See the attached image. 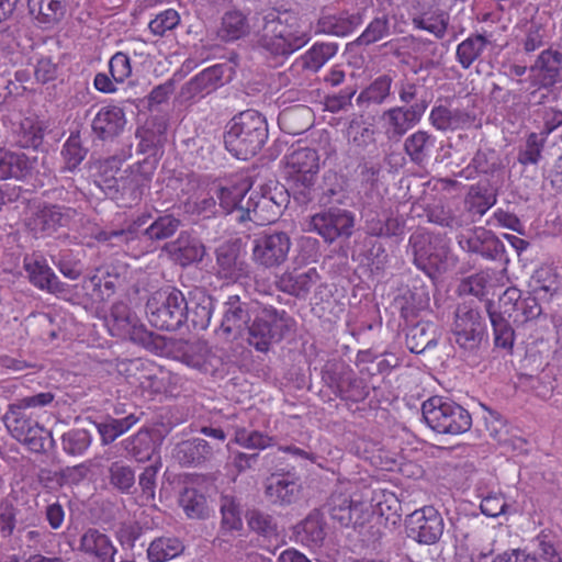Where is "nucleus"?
Returning a JSON list of instances; mask_svg holds the SVG:
<instances>
[{"label":"nucleus","mask_w":562,"mask_h":562,"mask_svg":"<svg viewBox=\"0 0 562 562\" xmlns=\"http://www.w3.org/2000/svg\"><path fill=\"white\" fill-rule=\"evenodd\" d=\"M226 42L252 35L257 46L274 57H288L303 47L310 37L299 30L295 14L276 8L261 9L248 19L239 10L224 13L220 30Z\"/></svg>","instance_id":"nucleus-1"},{"label":"nucleus","mask_w":562,"mask_h":562,"mask_svg":"<svg viewBox=\"0 0 562 562\" xmlns=\"http://www.w3.org/2000/svg\"><path fill=\"white\" fill-rule=\"evenodd\" d=\"M224 133L226 149L238 159H248L257 155L269 135L266 117L249 109L236 114Z\"/></svg>","instance_id":"nucleus-2"},{"label":"nucleus","mask_w":562,"mask_h":562,"mask_svg":"<svg viewBox=\"0 0 562 562\" xmlns=\"http://www.w3.org/2000/svg\"><path fill=\"white\" fill-rule=\"evenodd\" d=\"M132 335L133 342L158 356L181 361L192 368H201L205 361L207 347L200 339L166 337L147 328H136Z\"/></svg>","instance_id":"nucleus-3"},{"label":"nucleus","mask_w":562,"mask_h":562,"mask_svg":"<svg viewBox=\"0 0 562 562\" xmlns=\"http://www.w3.org/2000/svg\"><path fill=\"white\" fill-rule=\"evenodd\" d=\"M286 192L300 205H307L316 198V179L319 157L315 149L302 147L286 156Z\"/></svg>","instance_id":"nucleus-4"},{"label":"nucleus","mask_w":562,"mask_h":562,"mask_svg":"<svg viewBox=\"0 0 562 562\" xmlns=\"http://www.w3.org/2000/svg\"><path fill=\"white\" fill-rule=\"evenodd\" d=\"M184 294L176 288L154 292L146 303L149 323L161 330H178L188 324L189 310Z\"/></svg>","instance_id":"nucleus-5"},{"label":"nucleus","mask_w":562,"mask_h":562,"mask_svg":"<svg viewBox=\"0 0 562 562\" xmlns=\"http://www.w3.org/2000/svg\"><path fill=\"white\" fill-rule=\"evenodd\" d=\"M422 415L429 428L442 435H461L472 427V416L463 406L440 396L425 401Z\"/></svg>","instance_id":"nucleus-6"},{"label":"nucleus","mask_w":562,"mask_h":562,"mask_svg":"<svg viewBox=\"0 0 562 562\" xmlns=\"http://www.w3.org/2000/svg\"><path fill=\"white\" fill-rule=\"evenodd\" d=\"M408 248L417 269L436 279L449 268V247L446 239L426 231L414 232L408 239Z\"/></svg>","instance_id":"nucleus-7"},{"label":"nucleus","mask_w":562,"mask_h":562,"mask_svg":"<svg viewBox=\"0 0 562 562\" xmlns=\"http://www.w3.org/2000/svg\"><path fill=\"white\" fill-rule=\"evenodd\" d=\"M288 330L285 312L272 306L261 307L246 328L245 340L258 352L267 353Z\"/></svg>","instance_id":"nucleus-8"},{"label":"nucleus","mask_w":562,"mask_h":562,"mask_svg":"<svg viewBox=\"0 0 562 562\" xmlns=\"http://www.w3.org/2000/svg\"><path fill=\"white\" fill-rule=\"evenodd\" d=\"M261 307L255 301L229 295L222 304V319L215 330L216 336L226 342L245 336L249 323Z\"/></svg>","instance_id":"nucleus-9"},{"label":"nucleus","mask_w":562,"mask_h":562,"mask_svg":"<svg viewBox=\"0 0 562 562\" xmlns=\"http://www.w3.org/2000/svg\"><path fill=\"white\" fill-rule=\"evenodd\" d=\"M485 326L479 311L460 306L456 311V318L451 329V340L464 353H475L484 336Z\"/></svg>","instance_id":"nucleus-10"},{"label":"nucleus","mask_w":562,"mask_h":562,"mask_svg":"<svg viewBox=\"0 0 562 562\" xmlns=\"http://www.w3.org/2000/svg\"><path fill=\"white\" fill-rule=\"evenodd\" d=\"M291 246L288 233L265 232L254 239L252 260L263 268H278L288 260Z\"/></svg>","instance_id":"nucleus-11"},{"label":"nucleus","mask_w":562,"mask_h":562,"mask_svg":"<svg viewBox=\"0 0 562 562\" xmlns=\"http://www.w3.org/2000/svg\"><path fill=\"white\" fill-rule=\"evenodd\" d=\"M353 225L355 216L350 211L329 207L310 217L307 231L317 233L330 244L340 237L349 238Z\"/></svg>","instance_id":"nucleus-12"},{"label":"nucleus","mask_w":562,"mask_h":562,"mask_svg":"<svg viewBox=\"0 0 562 562\" xmlns=\"http://www.w3.org/2000/svg\"><path fill=\"white\" fill-rule=\"evenodd\" d=\"M408 536L419 543L434 544L443 532V519L432 506H425L408 515L406 519Z\"/></svg>","instance_id":"nucleus-13"},{"label":"nucleus","mask_w":562,"mask_h":562,"mask_svg":"<svg viewBox=\"0 0 562 562\" xmlns=\"http://www.w3.org/2000/svg\"><path fill=\"white\" fill-rule=\"evenodd\" d=\"M427 106V102L422 101L408 106H393L384 111L382 120L384 122L387 138L398 140L404 136L411 128L420 122Z\"/></svg>","instance_id":"nucleus-14"},{"label":"nucleus","mask_w":562,"mask_h":562,"mask_svg":"<svg viewBox=\"0 0 562 562\" xmlns=\"http://www.w3.org/2000/svg\"><path fill=\"white\" fill-rule=\"evenodd\" d=\"M300 477L294 468L277 469L266 480V495L273 504L290 505L294 503L301 493Z\"/></svg>","instance_id":"nucleus-15"},{"label":"nucleus","mask_w":562,"mask_h":562,"mask_svg":"<svg viewBox=\"0 0 562 562\" xmlns=\"http://www.w3.org/2000/svg\"><path fill=\"white\" fill-rule=\"evenodd\" d=\"M458 244L462 250L480 255L488 260H499L505 252L503 241L483 227H475L465 234H460Z\"/></svg>","instance_id":"nucleus-16"},{"label":"nucleus","mask_w":562,"mask_h":562,"mask_svg":"<svg viewBox=\"0 0 562 562\" xmlns=\"http://www.w3.org/2000/svg\"><path fill=\"white\" fill-rule=\"evenodd\" d=\"M215 255L217 274L221 279L237 282L249 277L250 266L237 244L224 243L217 247Z\"/></svg>","instance_id":"nucleus-17"},{"label":"nucleus","mask_w":562,"mask_h":562,"mask_svg":"<svg viewBox=\"0 0 562 562\" xmlns=\"http://www.w3.org/2000/svg\"><path fill=\"white\" fill-rule=\"evenodd\" d=\"M77 215L78 211L75 206L59 203L47 204L35 213L32 229L48 236L59 228L68 227Z\"/></svg>","instance_id":"nucleus-18"},{"label":"nucleus","mask_w":562,"mask_h":562,"mask_svg":"<svg viewBox=\"0 0 562 562\" xmlns=\"http://www.w3.org/2000/svg\"><path fill=\"white\" fill-rule=\"evenodd\" d=\"M78 551L91 562H115L117 553L111 538L97 528H88L82 532Z\"/></svg>","instance_id":"nucleus-19"},{"label":"nucleus","mask_w":562,"mask_h":562,"mask_svg":"<svg viewBox=\"0 0 562 562\" xmlns=\"http://www.w3.org/2000/svg\"><path fill=\"white\" fill-rule=\"evenodd\" d=\"M338 52L334 42H316L304 54L299 56L290 67L293 76L316 74Z\"/></svg>","instance_id":"nucleus-20"},{"label":"nucleus","mask_w":562,"mask_h":562,"mask_svg":"<svg viewBox=\"0 0 562 562\" xmlns=\"http://www.w3.org/2000/svg\"><path fill=\"white\" fill-rule=\"evenodd\" d=\"M220 451V443H210L202 438L183 440L176 445L173 458L184 467H199L212 461Z\"/></svg>","instance_id":"nucleus-21"},{"label":"nucleus","mask_w":562,"mask_h":562,"mask_svg":"<svg viewBox=\"0 0 562 562\" xmlns=\"http://www.w3.org/2000/svg\"><path fill=\"white\" fill-rule=\"evenodd\" d=\"M280 205L273 196L261 194L255 190H249L245 205L240 206V215L236 220L240 223L251 221L255 223H270L278 216Z\"/></svg>","instance_id":"nucleus-22"},{"label":"nucleus","mask_w":562,"mask_h":562,"mask_svg":"<svg viewBox=\"0 0 562 562\" xmlns=\"http://www.w3.org/2000/svg\"><path fill=\"white\" fill-rule=\"evenodd\" d=\"M529 70L536 74L531 86L540 85L546 89L553 87L562 81V53L551 48L542 50Z\"/></svg>","instance_id":"nucleus-23"},{"label":"nucleus","mask_w":562,"mask_h":562,"mask_svg":"<svg viewBox=\"0 0 562 562\" xmlns=\"http://www.w3.org/2000/svg\"><path fill=\"white\" fill-rule=\"evenodd\" d=\"M37 165V157L24 153L0 148V180L14 179L24 181L32 177Z\"/></svg>","instance_id":"nucleus-24"},{"label":"nucleus","mask_w":562,"mask_h":562,"mask_svg":"<svg viewBox=\"0 0 562 562\" xmlns=\"http://www.w3.org/2000/svg\"><path fill=\"white\" fill-rule=\"evenodd\" d=\"M23 266L30 282L35 288L56 295L67 291V285L59 280L44 259L25 258Z\"/></svg>","instance_id":"nucleus-25"},{"label":"nucleus","mask_w":562,"mask_h":562,"mask_svg":"<svg viewBox=\"0 0 562 562\" xmlns=\"http://www.w3.org/2000/svg\"><path fill=\"white\" fill-rule=\"evenodd\" d=\"M126 124L124 111L115 105L103 106L92 121V131L102 140H113Z\"/></svg>","instance_id":"nucleus-26"},{"label":"nucleus","mask_w":562,"mask_h":562,"mask_svg":"<svg viewBox=\"0 0 562 562\" xmlns=\"http://www.w3.org/2000/svg\"><path fill=\"white\" fill-rule=\"evenodd\" d=\"M226 70H231V68L224 64H217L202 70L183 86L182 94L188 98H194L211 93L223 86Z\"/></svg>","instance_id":"nucleus-27"},{"label":"nucleus","mask_w":562,"mask_h":562,"mask_svg":"<svg viewBox=\"0 0 562 562\" xmlns=\"http://www.w3.org/2000/svg\"><path fill=\"white\" fill-rule=\"evenodd\" d=\"M166 249L183 267L201 261L205 255L202 241L187 232H181L175 241L167 244Z\"/></svg>","instance_id":"nucleus-28"},{"label":"nucleus","mask_w":562,"mask_h":562,"mask_svg":"<svg viewBox=\"0 0 562 562\" xmlns=\"http://www.w3.org/2000/svg\"><path fill=\"white\" fill-rule=\"evenodd\" d=\"M189 303V321L195 330L206 329L210 325L212 313L214 310L213 297L202 290L190 292L187 300Z\"/></svg>","instance_id":"nucleus-29"},{"label":"nucleus","mask_w":562,"mask_h":562,"mask_svg":"<svg viewBox=\"0 0 562 562\" xmlns=\"http://www.w3.org/2000/svg\"><path fill=\"white\" fill-rule=\"evenodd\" d=\"M496 195L486 188L472 186L464 199V209L461 210L462 216L468 217L469 225L481 218L494 204Z\"/></svg>","instance_id":"nucleus-30"},{"label":"nucleus","mask_w":562,"mask_h":562,"mask_svg":"<svg viewBox=\"0 0 562 562\" xmlns=\"http://www.w3.org/2000/svg\"><path fill=\"white\" fill-rule=\"evenodd\" d=\"M436 146V137L423 130L416 131L406 137L404 151L411 161L417 166L428 162Z\"/></svg>","instance_id":"nucleus-31"},{"label":"nucleus","mask_w":562,"mask_h":562,"mask_svg":"<svg viewBox=\"0 0 562 562\" xmlns=\"http://www.w3.org/2000/svg\"><path fill=\"white\" fill-rule=\"evenodd\" d=\"M427 10L415 13L412 23L416 29L432 33L437 38H442L447 32L448 15L441 11L435 3V0H425Z\"/></svg>","instance_id":"nucleus-32"},{"label":"nucleus","mask_w":562,"mask_h":562,"mask_svg":"<svg viewBox=\"0 0 562 562\" xmlns=\"http://www.w3.org/2000/svg\"><path fill=\"white\" fill-rule=\"evenodd\" d=\"M362 23L359 12L322 16L317 22V32L335 36H346Z\"/></svg>","instance_id":"nucleus-33"},{"label":"nucleus","mask_w":562,"mask_h":562,"mask_svg":"<svg viewBox=\"0 0 562 562\" xmlns=\"http://www.w3.org/2000/svg\"><path fill=\"white\" fill-rule=\"evenodd\" d=\"M106 480L112 490L130 495L137 491L135 469L122 460L113 461L106 469Z\"/></svg>","instance_id":"nucleus-34"},{"label":"nucleus","mask_w":562,"mask_h":562,"mask_svg":"<svg viewBox=\"0 0 562 562\" xmlns=\"http://www.w3.org/2000/svg\"><path fill=\"white\" fill-rule=\"evenodd\" d=\"M123 450L137 462H147L156 450V442L149 429H139L135 435L121 441Z\"/></svg>","instance_id":"nucleus-35"},{"label":"nucleus","mask_w":562,"mask_h":562,"mask_svg":"<svg viewBox=\"0 0 562 562\" xmlns=\"http://www.w3.org/2000/svg\"><path fill=\"white\" fill-rule=\"evenodd\" d=\"M431 125L438 131H453L470 124L474 121V116L464 110H451L445 105H435L429 114Z\"/></svg>","instance_id":"nucleus-36"},{"label":"nucleus","mask_w":562,"mask_h":562,"mask_svg":"<svg viewBox=\"0 0 562 562\" xmlns=\"http://www.w3.org/2000/svg\"><path fill=\"white\" fill-rule=\"evenodd\" d=\"M179 505L190 519H206L213 513L206 495L193 486L184 487L179 497Z\"/></svg>","instance_id":"nucleus-37"},{"label":"nucleus","mask_w":562,"mask_h":562,"mask_svg":"<svg viewBox=\"0 0 562 562\" xmlns=\"http://www.w3.org/2000/svg\"><path fill=\"white\" fill-rule=\"evenodd\" d=\"M182 222L171 213L159 214L142 227V236L150 241H161L172 237L181 227Z\"/></svg>","instance_id":"nucleus-38"},{"label":"nucleus","mask_w":562,"mask_h":562,"mask_svg":"<svg viewBox=\"0 0 562 562\" xmlns=\"http://www.w3.org/2000/svg\"><path fill=\"white\" fill-rule=\"evenodd\" d=\"M437 326L430 322H418L408 327L406 347L413 353H422L437 345Z\"/></svg>","instance_id":"nucleus-39"},{"label":"nucleus","mask_w":562,"mask_h":562,"mask_svg":"<svg viewBox=\"0 0 562 562\" xmlns=\"http://www.w3.org/2000/svg\"><path fill=\"white\" fill-rule=\"evenodd\" d=\"M485 307L493 328L495 346L512 350L515 342V330L508 321L509 318L503 317V314L497 312L493 301H487Z\"/></svg>","instance_id":"nucleus-40"},{"label":"nucleus","mask_w":562,"mask_h":562,"mask_svg":"<svg viewBox=\"0 0 562 562\" xmlns=\"http://www.w3.org/2000/svg\"><path fill=\"white\" fill-rule=\"evenodd\" d=\"M317 279L318 273L316 269L312 268L306 272L299 274L283 273L277 280V286L280 291L290 295L305 297Z\"/></svg>","instance_id":"nucleus-41"},{"label":"nucleus","mask_w":562,"mask_h":562,"mask_svg":"<svg viewBox=\"0 0 562 562\" xmlns=\"http://www.w3.org/2000/svg\"><path fill=\"white\" fill-rule=\"evenodd\" d=\"M45 127L41 121L25 117L13 130V143L20 148L37 149L44 139Z\"/></svg>","instance_id":"nucleus-42"},{"label":"nucleus","mask_w":562,"mask_h":562,"mask_svg":"<svg viewBox=\"0 0 562 562\" xmlns=\"http://www.w3.org/2000/svg\"><path fill=\"white\" fill-rule=\"evenodd\" d=\"M30 13L43 24L58 23L66 12V0H29Z\"/></svg>","instance_id":"nucleus-43"},{"label":"nucleus","mask_w":562,"mask_h":562,"mask_svg":"<svg viewBox=\"0 0 562 562\" xmlns=\"http://www.w3.org/2000/svg\"><path fill=\"white\" fill-rule=\"evenodd\" d=\"M297 538L302 543L321 547L326 537L325 524L318 512L311 513L297 527Z\"/></svg>","instance_id":"nucleus-44"},{"label":"nucleus","mask_w":562,"mask_h":562,"mask_svg":"<svg viewBox=\"0 0 562 562\" xmlns=\"http://www.w3.org/2000/svg\"><path fill=\"white\" fill-rule=\"evenodd\" d=\"M222 515L221 532L237 531L243 528L240 501L233 494L223 493L220 497Z\"/></svg>","instance_id":"nucleus-45"},{"label":"nucleus","mask_w":562,"mask_h":562,"mask_svg":"<svg viewBox=\"0 0 562 562\" xmlns=\"http://www.w3.org/2000/svg\"><path fill=\"white\" fill-rule=\"evenodd\" d=\"M183 550L184 546L179 538L158 537L150 542L147 558L150 562H166L180 555Z\"/></svg>","instance_id":"nucleus-46"},{"label":"nucleus","mask_w":562,"mask_h":562,"mask_svg":"<svg viewBox=\"0 0 562 562\" xmlns=\"http://www.w3.org/2000/svg\"><path fill=\"white\" fill-rule=\"evenodd\" d=\"M120 178L113 179V184H106L102 187L108 189L106 194L113 195L114 193L121 192L123 196H128L132 201L136 202L140 200L143 194V182L144 179L139 172L125 170Z\"/></svg>","instance_id":"nucleus-47"},{"label":"nucleus","mask_w":562,"mask_h":562,"mask_svg":"<svg viewBox=\"0 0 562 562\" xmlns=\"http://www.w3.org/2000/svg\"><path fill=\"white\" fill-rule=\"evenodd\" d=\"M427 218L430 223L441 227L457 231L469 226V218L462 216L460 209H451L445 205H434L426 211Z\"/></svg>","instance_id":"nucleus-48"},{"label":"nucleus","mask_w":562,"mask_h":562,"mask_svg":"<svg viewBox=\"0 0 562 562\" xmlns=\"http://www.w3.org/2000/svg\"><path fill=\"white\" fill-rule=\"evenodd\" d=\"M366 232L375 237L398 236L404 232V222L397 217H381L378 214L370 213L366 220Z\"/></svg>","instance_id":"nucleus-49"},{"label":"nucleus","mask_w":562,"mask_h":562,"mask_svg":"<svg viewBox=\"0 0 562 562\" xmlns=\"http://www.w3.org/2000/svg\"><path fill=\"white\" fill-rule=\"evenodd\" d=\"M490 41L482 34H473L457 46L456 57L463 69H469L480 58Z\"/></svg>","instance_id":"nucleus-50"},{"label":"nucleus","mask_w":562,"mask_h":562,"mask_svg":"<svg viewBox=\"0 0 562 562\" xmlns=\"http://www.w3.org/2000/svg\"><path fill=\"white\" fill-rule=\"evenodd\" d=\"M138 418L134 414H130L123 418H109L105 422L97 424V429L101 438V443L106 446L112 443L121 435L130 430Z\"/></svg>","instance_id":"nucleus-51"},{"label":"nucleus","mask_w":562,"mask_h":562,"mask_svg":"<svg viewBox=\"0 0 562 562\" xmlns=\"http://www.w3.org/2000/svg\"><path fill=\"white\" fill-rule=\"evenodd\" d=\"M393 78L390 75L376 77L357 98V103L382 104L391 97Z\"/></svg>","instance_id":"nucleus-52"},{"label":"nucleus","mask_w":562,"mask_h":562,"mask_svg":"<svg viewBox=\"0 0 562 562\" xmlns=\"http://www.w3.org/2000/svg\"><path fill=\"white\" fill-rule=\"evenodd\" d=\"M529 286L532 294L541 300H548L558 290L557 274L550 267H540L533 272Z\"/></svg>","instance_id":"nucleus-53"},{"label":"nucleus","mask_w":562,"mask_h":562,"mask_svg":"<svg viewBox=\"0 0 562 562\" xmlns=\"http://www.w3.org/2000/svg\"><path fill=\"white\" fill-rule=\"evenodd\" d=\"M392 18L387 14L375 16L358 37V43L370 45L395 33V24L391 22Z\"/></svg>","instance_id":"nucleus-54"},{"label":"nucleus","mask_w":562,"mask_h":562,"mask_svg":"<svg viewBox=\"0 0 562 562\" xmlns=\"http://www.w3.org/2000/svg\"><path fill=\"white\" fill-rule=\"evenodd\" d=\"M547 137L540 133H530L525 143L519 147L517 161L522 166L538 165L542 159V151Z\"/></svg>","instance_id":"nucleus-55"},{"label":"nucleus","mask_w":562,"mask_h":562,"mask_svg":"<svg viewBox=\"0 0 562 562\" xmlns=\"http://www.w3.org/2000/svg\"><path fill=\"white\" fill-rule=\"evenodd\" d=\"M161 464L156 462L155 464L147 465L143 469L138 475V487L139 494L137 502L140 505H148L155 501L156 487H157V475Z\"/></svg>","instance_id":"nucleus-56"},{"label":"nucleus","mask_w":562,"mask_h":562,"mask_svg":"<svg viewBox=\"0 0 562 562\" xmlns=\"http://www.w3.org/2000/svg\"><path fill=\"white\" fill-rule=\"evenodd\" d=\"M3 423L11 436L19 441L20 438L27 436V430L35 423L25 416L23 409L16 404H11L3 416Z\"/></svg>","instance_id":"nucleus-57"},{"label":"nucleus","mask_w":562,"mask_h":562,"mask_svg":"<svg viewBox=\"0 0 562 562\" xmlns=\"http://www.w3.org/2000/svg\"><path fill=\"white\" fill-rule=\"evenodd\" d=\"M316 198L314 200H317L321 205L340 202L342 196V186L336 172H325L322 184L316 186Z\"/></svg>","instance_id":"nucleus-58"},{"label":"nucleus","mask_w":562,"mask_h":562,"mask_svg":"<svg viewBox=\"0 0 562 562\" xmlns=\"http://www.w3.org/2000/svg\"><path fill=\"white\" fill-rule=\"evenodd\" d=\"M92 442L91 434L81 428L70 429L61 436L63 450L69 456H82Z\"/></svg>","instance_id":"nucleus-59"},{"label":"nucleus","mask_w":562,"mask_h":562,"mask_svg":"<svg viewBox=\"0 0 562 562\" xmlns=\"http://www.w3.org/2000/svg\"><path fill=\"white\" fill-rule=\"evenodd\" d=\"M334 394L341 400L358 403L369 396V390L364 385L363 380L357 378L355 372L351 370L349 374L345 376L339 389H337Z\"/></svg>","instance_id":"nucleus-60"},{"label":"nucleus","mask_w":562,"mask_h":562,"mask_svg":"<svg viewBox=\"0 0 562 562\" xmlns=\"http://www.w3.org/2000/svg\"><path fill=\"white\" fill-rule=\"evenodd\" d=\"M327 512L333 520L348 527L352 520V501L344 494H333L326 503Z\"/></svg>","instance_id":"nucleus-61"},{"label":"nucleus","mask_w":562,"mask_h":562,"mask_svg":"<svg viewBox=\"0 0 562 562\" xmlns=\"http://www.w3.org/2000/svg\"><path fill=\"white\" fill-rule=\"evenodd\" d=\"M183 211L190 215H202L211 217L216 211V201L209 193H196L188 195L183 201Z\"/></svg>","instance_id":"nucleus-62"},{"label":"nucleus","mask_w":562,"mask_h":562,"mask_svg":"<svg viewBox=\"0 0 562 562\" xmlns=\"http://www.w3.org/2000/svg\"><path fill=\"white\" fill-rule=\"evenodd\" d=\"M234 442L246 449L263 450L274 445V438L262 431L241 427L235 430Z\"/></svg>","instance_id":"nucleus-63"},{"label":"nucleus","mask_w":562,"mask_h":562,"mask_svg":"<svg viewBox=\"0 0 562 562\" xmlns=\"http://www.w3.org/2000/svg\"><path fill=\"white\" fill-rule=\"evenodd\" d=\"M88 149L82 146L79 133H71L63 146L64 169L74 171L86 158Z\"/></svg>","instance_id":"nucleus-64"}]
</instances>
